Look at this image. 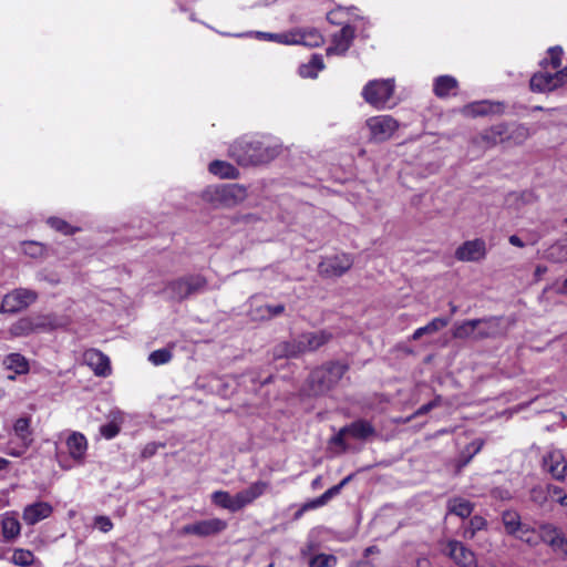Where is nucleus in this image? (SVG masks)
<instances>
[{"mask_svg": "<svg viewBox=\"0 0 567 567\" xmlns=\"http://www.w3.org/2000/svg\"><path fill=\"white\" fill-rule=\"evenodd\" d=\"M543 466L555 480L561 481L565 478L567 462L561 451L554 450L548 452L543 457Z\"/></svg>", "mask_w": 567, "mask_h": 567, "instance_id": "16", "label": "nucleus"}, {"mask_svg": "<svg viewBox=\"0 0 567 567\" xmlns=\"http://www.w3.org/2000/svg\"><path fill=\"white\" fill-rule=\"evenodd\" d=\"M441 404V396H436L434 400H432L431 402L426 403V404H423L422 406H420L413 414L412 417H416V416H421V415H424L426 413H429L432 409L439 406Z\"/></svg>", "mask_w": 567, "mask_h": 567, "instance_id": "51", "label": "nucleus"}, {"mask_svg": "<svg viewBox=\"0 0 567 567\" xmlns=\"http://www.w3.org/2000/svg\"><path fill=\"white\" fill-rule=\"evenodd\" d=\"M100 432L105 439L110 440L118 434L120 427L114 423H107L101 426Z\"/></svg>", "mask_w": 567, "mask_h": 567, "instance_id": "53", "label": "nucleus"}, {"mask_svg": "<svg viewBox=\"0 0 567 567\" xmlns=\"http://www.w3.org/2000/svg\"><path fill=\"white\" fill-rule=\"evenodd\" d=\"M329 329L303 332L296 338L278 343L274 348L275 358H297L306 352H313L333 339Z\"/></svg>", "mask_w": 567, "mask_h": 567, "instance_id": "2", "label": "nucleus"}, {"mask_svg": "<svg viewBox=\"0 0 567 567\" xmlns=\"http://www.w3.org/2000/svg\"><path fill=\"white\" fill-rule=\"evenodd\" d=\"M349 435L346 426L341 427L339 432L332 436L329 441L331 445H337L340 447V452H346L348 450V444L346 443V436Z\"/></svg>", "mask_w": 567, "mask_h": 567, "instance_id": "49", "label": "nucleus"}, {"mask_svg": "<svg viewBox=\"0 0 567 567\" xmlns=\"http://www.w3.org/2000/svg\"><path fill=\"white\" fill-rule=\"evenodd\" d=\"M532 135L529 127L523 123L508 125V132L505 134L506 142L513 145H522Z\"/></svg>", "mask_w": 567, "mask_h": 567, "instance_id": "28", "label": "nucleus"}, {"mask_svg": "<svg viewBox=\"0 0 567 567\" xmlns=\"http://www.w3.org/2000/svg\"><path fill=\"white\" fill-rule=\"evenodd\" d=\"M367 126L374 141L384 142L398 130L399 123L390 115H378L368 118Z\"/></svg>", "mask_w": 567, "mask_h": 567, "instance_id": "9", "label": "nucleus"}, {"mask_svg": "<svg viewBox=\"0 0 567 567\" xmlns=\"http://www.w3.org/2000/svg\"><path fill=\"white\" fill-rule=\"evenodd\" d=\"M486 526V520L482 516H473L467 527L464 528L463 537L466 539H472L475 536V533L482 530Z\"/></svg>", "mask_w": 567, "mask_h": 567, "instance_id": "43", "label": "nucleus"}, {"mask_svg": "<svg viewBox=\"0 0 567 567\" xmlns=\"http://www.w3.org/2000/svg\"><path fill=\"white\" fill-rule=\"evenodd\" d=\"M557 501L561 506L567 507V495L557 497Z\"/></svg>", "mask_w": 567, "mask_h": 567, "instance_id": "64", "label": "nucleus"}, {"mask_svg": "<svg viewBox=\"0 0 567 567\" xmlns=\"http://www.w3.org/2000/svg\"><path fill=\"white\" fill-rule=\"evenodd\" d=\"M267 487L268 484L266 482L258 481L249 485L247 488L238 492L236 496L239 505V511L247 506L248 504L252 503L259 496H261L267 489Z\"/></svg>", "mask_w": 567, "mask_h": 567, "instance_id": "24", "label": "nucleus"}, {"mask_svg": "<svg viewBox=\"0 0 567 567\" xmlns=\"http://www.w3.org/2000/svg\"><path fill=\"white\" fill-rule=\"evenodd\" d=\"M207 280L202 275H188L167 284L165 291L173 300L182 301L206 289Z\"/></svg>", "mask_w": 567, "mask_h": 567, "instance_id": "5", "label": "nucleus"}, {"mask_svg": "<svg viewBox=\"0 0 567 567\" xmlns=\"http://www.w3.org/2000/svg\"><path fill=\"white\" fill-rule=\"evenodd\" d=\"M212 502L225 509H228L233 513L239 511V505L237 501V496H231L228 492L225 491H216L212 494Z\"/></svg>", "mask_w": 567, "mask_h": 567, "instance_id": "31", "label": "nucleus"}, {"mask_svg": "<svg viewBox=\"0 0 567 567\" xmlns=\"http://www.w3.org/2000/svg\"><path fill=\"white\" fill-rule=\"evenodd\" d=\"M539 536L554 551L567 556V539L555 526L550 524L542 525Z\"/></svg>", "mask_w": 567, "mask_h": 567, "instance_id": "18", "label": "nucleus"}, {"mask_svg": "<svg viewBox=\"0 0 567 567\" xmlns=\"http://www.w3.org/2000/svg\"><path fill=\"white\" fill-rule=\"evenodd\" d=\"M567 82V65L554 73L548 69H542L534 73L529 81L533 92L547 93L561 87Z\"/></svg>", "mask_w": 567, "mask_h": 567, "instance_id": "7", "label": "nucleus"}, {"mask_svg": "<svg viewBox=\"0 0 567 567\" xmlns=\"http://www.w3.org/2000/svg\"><path fill=\"white\" fill-rule=\"evenodd\" d=\"M442 550L460 567H477V559L474 551L467 548L462 542L449 539Z\"/></svg>", "mask_w": 567, "mask_h": 567, "instance_id": "10", "label": "nucleus"}, {"mask_svg": "<svg viewBox=\"0 0 567 567\" xmlns=\"http://www.w3.org/2000/svg\"><path fill=\"white\" fill-rule=\"evenodd\" d=\"M416 567H430V561L425 558L417 559Z\"/></svg>", "mask_w": 567, "mask_h": 567, "instance_id": "62", "label": "nucleus"}, {"mask_svg": "<svg viewBox=\"0 0 567 567\" xmlns=\"http://www.w3.org/2000/svg\"><path fill=\"white\" fill-rule=\"evenodd\" d=\"M312 488H319L321 486V476L316 477L311 483Z\"/></svg>", "mask_w": 567, "mask_h": 567, "instance_id": "63", "label": "nucleus"}, {"mask_svg": "<svg viewBox=\"0 0 567 567\" xmlns=\"http://www.w3.org/2000/svg\"><path fill=\"white\" fill-rule=\"evenodd\" d=\"M14 435L17 439L22 442L24 447H30L32 443L31 432H30V421L27 417H20L16 421L13 425Z\"/></svg>", "mask_w": 567, "mask_h": 567, "instance_id": "37", "label": "nucleus"}, {"mask_svg": "<svg viewBox=\"0 0 567 567\" xmlns=\"http://www.w3.org/2000/svg\"><path fill=\"white\" fill-rule=\"evenodd\" d=\"M227 527V523L220 518H210L193 524H187L181 529L182 535H196L199 537H207L219 534Z\"/></svg>", "mask_w": 567, "mask_h": 567, "instance_id": "12", "label": "nucleus"}, {"mask_svg": "<svg viewBox=\"0 0 567 567\" xmlns=\"http://www.w3.org/2000/svg\"><path fill=\"white\" fill-rule=\"evenodd\" d=\"M70 456L78 463L84 461L87 451V441L80 432H73L66 440Z\"/></svg>", "mask_w": 567, "mask_h": 567, "instance_id": "23", "label": "nucleus"}, {"mask_svg": "<svg viewBox=\"0 0 567 567\" xmlns=\"http://www.w3.org/2000/svg\"><path fill=\"white\" fill-rule=\"evenodd\" d=\"M547 52H548L549 59L542 60L539 63L540 68L544 70L548 69V68H550L554 71L560 70L563 54H564L563 48L559 45L551 47L548 49Z\"/></svg>", "mask_w": 567, "mask_h": 567, "instance_id": "38", "label": "nucleus"}, {"mask_svg": "<svg viewBox=\"0 0 567 567\" xmlns=\"http://www.w3.org/2000/svg\"><path fill=\"white\" fill-rule=\"evenodd\" d=\"M481 322L480 319H472L455 323L452 334L455 339L475 338L476 329L481 326Z\"/></svg>", "mask_w": 567, "mask_h": 567, "instance_id": "30", "label": "nucleus"}, {"mask_svg": "<svg viewBox=\"0 0 567 567\" xmlns=\"http://www.w3.org/2000/svg\"><path fill=\"white\" fill-rule=\"evenodd\" d=\"M447 508L451 514L462 518L468 517L473 512L472 503L461 497L450 499L447 503Z\"/></svg>", "mask_w": 567, "mask_h": 567, "instance_id": "36", "label": "nucleus"}, {"mask_svg": "<svg viewBox=\"0 0 567 567\" xmlns=\"http://www.w3.org/2000/svg\"><path fill=\"white\" fill-rule=\"evenodd\" d=\"M486 256V244L482 238L467 240L455 250V258L460 261H478Z\"/></svg>", "mask_w": 567, "mask_h": 567, "instance_id": "14", "label": "nucleus"}, {"mask_svg": "<svg viewBox=\"0 0 567 567\" xmlns=\"http://www.w3.org/2000/svg\"><path fill=\"white\" fill-rule=\"evenodd\" d=\"M508 241L511 245H513L515 247H519V248L525 247V243L517 235L509 236Z\"/></svg>", "mask_w": 567, "mask_h": 567, "instance_id": "58", "label": "nucleus"}, {"mask_svg": "<svg viewBox=\"0 0 567 567\" xmlns=\"http://www.w3.org/2000/svg\"><path fill=\"white\" fill-rule=\"evenodd\" d=\"M3 364L8 370H12L17 374H23L29 371L27 359L20 353H11L3 360Z\"/></svg>", "mask_w": 567, "mask_h": 567, "instance_id": "35", "label": "nucleus"}, {"mask_svg": "<svg viewBox=\"0 0 567 567\" xmlns=\"http://www.w3.org/2000/svg\"><path fill=\"white\" fill-rule=\"evenodd\" d=\"M394 80H371L362 90L364 101L378 110L385 109L394 93Z\"/></svg>", "mask_w": 567, "mask_h": 567, "instance_id": "6", "label": "nucleus"}, {"mask_svg": "<svg viewBox=\"0 0 567 567\" xmlns=\"http://www.w3.org/2000/svg\"><path fill=\"white\" fill-rule=\"evenodd\" d=\"M353 265L350 255L342 254L327 257L318 266L319 275L324 278L340 277L346 274Z\"/></svg>", "mask_w": 567, "mask_h": 567, "instance_id": "11", "label": "nucleus"}, {"mask_svg": "<svg viewBox=\"0 0 567 567\" xmlns=\"http://www.w3.org/2000/svg\"><path fill=\"white\" fill-rule=\"evenodd\" d=\"M449 323H450V318H443V317L434 318L424 327L417 328L413 332L412 339L419 340L424 334H433V333L440 331L441 329L445 328Z\"/></svg>", "mask_w": 567, "mask_h": 567, "instance_id": "33", "label": "nucleus"}, {"mask_svg": "<svg viewBox=\"0 0 567 567\" xmlns=\"http://www.w3.org/2000/svg\"><path fill=\"white\" fill-rule=\"evenodd\" d=\"M34 560V554L24 548H16L11 557V563L20 567H30Z\"/></svg>", "mask_w": 567, "mask_h": 567, "instance_id": "39", "label": "nucleus"}, {"mask_svg": "<svg viewBox=\"0 0 567 567\" xmlns=\"http://www.w3.org/2000/svg\"><path fill=\"white\" fill-rule=\"evenodd\" d=\"M341 489H340V486L338 485H334L330 488H328L323 494H322V497L326 502V504L331 499L333 498L334 496H337L338 494H340Z\"/></svg>", "mask_w": 567, "mask_h": 567, "instance_id": "57", "label": "nucleus"}, {"mask_svg": "<svg viewBox=\"0 0 567 567\" xmlns=\"http://www.w3.org/2000/svg\"><path fill=\"white\" fill-rule=\"evenodd\" d=\"M38 293L31 289L17 288L4 296V307H10V313L25 309L35 302Z\"/></svg>", "mask_w": 567, "mask_h": 567, "instance_id": "13", "label": "nucleus"}, {"mask_svg": "<svg viewBox=\"0 0 567 567\" xmlns=\"http://www.w3.org/2000/svg\"><path fill=\"white\" fill-rule=\"evenodd\" d=\"M503 524L506 532L511 535H516L522 530L520 516L516 512H505L503 514Z\"/></svg>", "mask_w": 567, "mask_h": 567, "instance_id": "41", "label": "nucleus"}, {"mask_svg": "<svg viewBox=\"0 0 567 567\" xmlns=\"http://www.w3.org/2000/svg\"><path fill=\"white\" fill-rule=\"evenodd\" d=\"M354 39V29L346 24L332 38L331 45L327 49V55H343L352 44Z\"/></svg>", "mask_w": 567, "mask_h": 567, "instance_id": "17", "label": "nucleus"}, {"mask_svg": "<svg viewBox=\"0 0 567 567\" xmlns=\"http://www.w3.org/2000/svg\"><path fill=\"white\" fill-rule=\"evenodd\" d=\"M208 171L220 178L235 179L239 176V171L234 165L218 159L209 164Z\"/></svg>", "mask_w": 567, "mask_h": 567, "instance_id": "29", "label": "nucleus"}, {"mask_svg": "<svg viewBox=\"0 0 567 567\" xmlns=\"http://www.w3.org/2000/svg\"><path fill=\"white\" fill-rule=\"evenodd\" d=\"M247 197V189L239 184L213 185L202 192L204 202L214 207H234Z\"/></svg>", "mask_w": 567, "mask_h": 567, "instance_id": "3", "label": "nucleus"}, {"mask_svg": "<svg viewBox=\"0 0 567 567\" xmlns=\"http://www.w3.org/2000/svg\"><path fill=\"white\" fill-rule=\"evenodd\" d=\"M471 447H473V452L466 454L464 451L460 454L456 461V471L460 472L463 467H465L472 458L482 450L483 441L476 440L471 443Z\"/></svg>", "mask_w": 567, "mask_h": 567, "instance_id": "42", "label": "nucleus"}, {"mask_svg": "<svg viewBox=\"0 0 567 567\" xmlns=\"http://www.w3.org/2000/svg\"><path fill=\"white\" fill-rule=\"evenodd\" d=\"M323 505H326V502H324L322 495H320L319 497L305 503L303 504V509L310 511V509H315V508L321 507Z\"/></svg>", "mask_w": 567, "mask_h": 567, "instance_id": "56", "label": "nucleus"}, {"mask_svg": "<svg viewBox=\"0 0 567 567\" xmlns=\"http://www.w3.org/2000/svg\"><path fill=\"white\" fill-rule=\"evenodd\" d=\"M155 452V447L154 446H146L143 451V456L144 457H147V456H151L153 455Z\"/></svg>", "mask_w": 567, "mask_h": 567, "instance_id": "61", "label": "nucleus"}, {"mask_svg": "<svg viewBox=\"0 0 567 567\" xmlns=\"http://www.w3.org/2000/svg\"><path fill=\"white\" fill-rule=\"evenodd\" d=\"M295 44H301L309 48L320 47L323 43L322 34L313 28L295 30Z\"/></svg>", "mask_w": 567, "mask_h": 567, "instance_id": "25", "label": "nucleus"}, {"mask_svg": "<svg viewBox=\"0 0 567 567\" xmlns=\"http://www.w3.org/2000/svg\"><path fill=\"white\" fill-rule=\"evenodd\" d=\"M532 495H533L534 501H536L538 503H542L545 499V496L543 495V491L542 489L534 488L532 491Z\"/></svg>", "mask_w": 567, "mask_h": 567, "instance_id": "59", "label": "nucleus"}, {"mask_svg": "<svg viewBox=\"0 0 567 567\" xmlns=\"http://www.w3.org/2000/svg\"><path fill=\"white\" fill-rule=\"evenodd\" d=\"M324 64L322 56L319 54H313L310 61L306 64H301L299 66V74L301 78L315 79L318 73L323 70Z\"/></svg>", "mask_w": 567, "mask_h": 567, "instance_id": "34", "label": "nucleus"}, {"mask_svg": "<svg viewBox=\"0 0 567 567\" xmlns=\"http://www.w3.org/2000/svg\"><path fill=\"white\" fill-rule=\"evenodd\" d=\"M84 360L96 375L106 377L111 373L110 360L101 351L87 350L84 353Z\"/></svg>", "mask_w": 567, "mask_h": 567, "instance_id": "21", "label": "nucleus"}, {"mask_svg": "<svg viewBox=\"0 0 567 567\" xmlns=\"http://www.w3.org/2000/svg\"><path fill=\"white\" fill-rule=\"evenodd\" d=\"M522 542L528 543V544H536V537L533 532H530L527 527L522 526V530H519L516 535H514Z\"/></svg>", "mask_w": 567, "mask_h": 567, "instance_id": "54", "label": "nucleus"}, {"mask_svg": "<svg viewBox=\"0 0 567 567\" xmlns=\"http://www.w3.org/2000/svg\"><path fill=\"white\" fill-rule=\"evenodd\" d=\"M261 315H260V319H271V318H275V317H278L280 316L281 313H284L285 311V306L279 303V305H266L264 307H260L258 309Z\"/></svg>", "mask_w": 567, "mask_h": 567, "instance_id": "46", "label": "nucleus"}, {"mask_svg": "<svg viewBox=\"0 0 567 567\" xmlns=\"http://www.w3.org/2000/svg\"><path fill=\"white\" fill-rule=\"evenodd\" d=\"M457 87V81L451 75H440L434 81V94L437 97H446L451 91Z\"/></svg>", "mask_w": 567, "mask_h": 567, "instance_id": "32", "label": "nucleus"}, {"mask_svg": "<svg viewBox=\"0 0 567 567\" xmlns=\"http://www.w3.org/2000/svg\"><path fill=\"white\" fill-rule=\"evenodd\" d=\"M481 326L476 329L475 339L495 338L502 333L498 318L481 319Z\"/></svg>", "mask_w": 567, "mask_h": 567, "instance_id": "27", "label": "nucleus"}, {"mask_svg": "<svg viewBox=\"0 0 567 567\" xmlns=\"http://www.w3.org/2000/svg\"><path fill=\"white\" fill-rule=\"evenodd\" d=\"M53 512L52 506L47 502H37L24 507L22 518L27 525H35L48 518Z\"/></svg>", "mask_w": 567, "mask_h": 567, "instance_id": "19", "label": "nucleus"}, {"mask_svg": "<svg viewBox=\"0 0 567 567\" xmlns=\"http://www.w3.org/2000/svg\"><path fill=\"white\" fill-rule=\"evenodd\" d=\"M280 145L265 137H241L229 148L230 156L241 166L265 164L280 154Z\"/></svg>", "mask_w": 567, "mask_h": 567, "instance_id": "1", "label": "nucleus"}, {"mask_svg": "<svg viewBox=\"0 0 567 567\" xmlns=\"http://www.w3.org/2000/svg\"><path fill=\"white\" fill-rule=\"evenodd\" d=\"M1 534L7 543L16 542L21 534V524L14 512H7L1 516Z\"/></svg>", "mask_w": 567, "mask_h": 567, "instance_id": "20", "label": "nucleus"}, {"mask_svg": "<svg viewBox=\"0 0 567 567\" xmlns=\"http://www.w3.org/2000/svg\"><path fill=\"white\" fill-rule=\"evenodd\" d=\"M348 367L339 361L330 362L313 370L309 377V384L313 394H322L337 384L343 377Z\"/></svg>", "mask_w": 567, "mask_h": 567, "instance_id": "4", "label": "nucleus"}, {"mask_svg": "<svg viewBox=\"0 0 567 567\" xmlns=\"http://www.w3.org/2000/svg\"><path fill=\"white\" fill-rule=\"evenodd\" d=\"M12 444H13V441H10L8 444V447L6 449V453L13 457L22 456L25 453V451L29 449V447H24L22 442H20V441L17 446H12Z\"/></svg>", "mask_w": 567, "mask_h": 567, "instance_id": "52", "label": "nucleus"}, {"mask_svg": "<svg viewBox=\"0 0 567 567\" xmlns=\"http://www.w3.org/2000/svg\"><path fill=\"white\" fill-rule=\"evenodd\" d=\"M337 557L330 554H318L309 560V567H333L337 565Z\"/></svg>", "mask_w": 567, "mask_h": 567, "instance_id": "44", "label": "nucleus"}, {"mask_svg": "<svg viewBox=\"0 0 567 567\" xmlns=\"http://www.w3.org/2000/svg\"><path fill=\"white\" fill-rule=\"evenodd\" d=\"M349 436L357 440H367L375 434L374 426L367 420H358L346 425Z\"/></svg>", "mask_w": 567, "mask_h": 567, "instance_id": "26", "label": "nucleus"}, {"mask_svg": "<svg viewBox=\"0 0 567 567\" xmlns=\"http://www.w3.org/2000/svg\"><path fill=\"white\" fill-rule=\"evenodd\" d=\"M264 35L272 41L282 44H295V30L284 33H264Z\"/></svg>", "mask_w": 567, "mask_h": 567, "instance_id": "48", "label": "nucleus"}, {"mask_svg": "<svg viewBox=\"0 0 567 567\" xmlns=\"http://www.w3.org/2000/svg\"><path fill=\"white\" fill-rule=\"evenodd\" d=\"M94 526L103 533H107L113 528V523L107 516H96L94 518Z\"/></svg>", "mask_w": 567, "mask_h": 567, "instance_id": "50", "label": "nucleus"}, {"mask_svg": "<svg viewBox=\"0 0 567 567\" xmlns=\"http://www.w3.org/2000/svg\"><path fill=\"white\" fill-rule=\"evenodd\" d=\"M48 224L54 228L55 230L64 234V235H71L75 231V228L69 225L65 220L58 218V217H51L48 219Z\"/></svg>", "mask_w": 567, "mask_h": 567, "instance_id": "47", "label": "nucleus"}, {"mask_svg": "<svg viewBox=\"0 0 567 567\" xmlns=\"http://www.w3.org/2000/svg\"><path fill=\"white\" fill-rule=\"evenodd\" d=\"M61 324L55 322L51 317L21 318L10 327V333L13 337L28 336L38 330L56 329Z\"/></svg>", "mask_w": 567, "mask_h": 567, "instance_id": "8", "label": "nucleus"}, {"mask_svg": "<svg viewBox=\"0 0 567 567\" xmlns=\"http://www.w3.org/2000/svg\"><path fill=\"white\" fill-rule=\"evenodd\" d=\"M491 495L496 498V499H509L511 498V493L508 489L506 488H502V487H495L492 489L491 492Z\"/></svg>", "mask_w": 567, "mask_h": 567, "instance_id": "55", "label": "nucleus"}, {"mask_svg": "<svg viewBox=\"0 0 567 567\" xmlns=\"http://www.w3.org/2000/svg\"><path fill=\"white\" fill-rule=\"evenodd\" d=\"M353 478V474H350L348 476H346L339 484H337L338 486H340V489H342L348 483L351 482V480Z\"/></svg>", "mask_w": 567, "mask_h": 567, "instance_id": "60", "label": "nucleus"}, {"mask_svg": "<svg viewBox=\"0 0 567 567\" xmlns=\"http://www.w3.org/2000/svg\"><path fill=\"white\" fill-rule=\"evenodd\" d=\"M504 111V104L499 102L480 101L467 104L463 113L470 116H484L488 114H501Z\"/></svg>", "mask_w": 567, "mask_h": 567, "instance_id": "22", "label": "nucleus"}, {"mask_svg": "<svg viewBox=\"0 0 567 567\" xmlns=\"http://www.w3.org/2000/svg\"><path fill=\"white\" fill-rule=\"evenodd\" d=\"M172 357H173V354H172L171 350L158 349V350L153 351L150 354L148 360L154 365H159V364H165V363L169 362L172 360Z\"/></svg>", "mask_w": 567, "mask_h": 567, "instance_id": "45", "label": "nucleus"}, {"mask_svg": "<svg viewBox=\"0 0 567 567\" xmlns=\"http://www.w3.org/2000/svg\"><path fill=\"white\" fill-rule=\"evenodd\" d=\"M508 132V124L499 123L491 126L477 135L473 142L486 148L496 146L499 143H506L505 134Z\"/></svg>", "mask_w": 567, "mask_h": 567, "instance_id": "15", "label": "nucleus"}, {"mask_svg": "<svg viewBox=\"0 0 567 567\" xmlns=\"http://www.w3.org/2000/svg\"><path fill=\"white\" fill-rule=\"evenodd\" d=\"M546 256L554 262H567V243H555L547 249Z\"/></svg>", "mask_w": 567, "mask_h": 567, "instance_id": "40", "label": "nucleus"}]
</instances>
